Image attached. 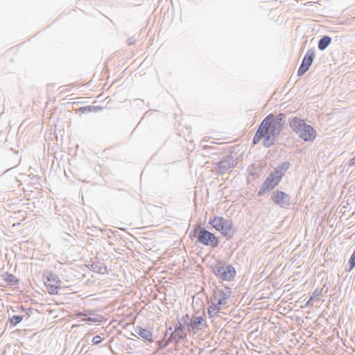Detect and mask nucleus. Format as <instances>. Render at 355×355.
Here are the masks:
<instances>
[{"mask_svg":"<svg viewBox=\"0 0 355 355\" xmlns=\"http://www.w3.org/2000/svg\"><path fill=\"white\" fill-rule=\"evenodd\" d=\"M135 42V38L131 37V38H129V39H128V44H129L130 45L133 44Z\"/></svg>","mask_w":355,"mask_h":355,"instance_id":"29","label":"nucleus"},{"mask_svg":"<svg viewBox=\"0 0 355 355\" xmlns=\"http://www.w3.org/2000/svg\"><path fill=\"white\" fill-rule=\"evenodd\" d=\"M279 180L275 176L274 173H270L265 180L259 191V196H263L269 191L273 189L279 183Z\"/></svg>","mask_w":355,"mask_h":355,"instance_id":"6","label":"nucleus"},{"mask_svg":"<svg viewBox=\"0 0 355 355\" xmlns=\"http://www.w3.org/2000/svg\"><path fill=\"white\" fill-rule=\"evenodd\" d=\"M306 124L303 119L297 117L293 118L290 122L291 128L297 135H300L302 130V127H304V125L305 126Z\"/></svg>","mask_w":355,"mask_h":355,"instance_id":"11","label":"nucleus"},{"mask_svg":"<svg viewBox=\"0 0 355 355\" xmlns=\"http://www.w3.org/2000/svg\"><path fill=\"white\" fill-rule=\"evenodd\" d=\"M220 306L221 305H218V302H212L211 305L209 306L210 309H211L212 310H214V311L216 312H219V311L220 310Z\"/></svg>","mask_w":355,"mask_h":355,"instance_id":"25","label":"nucleus"},{"mask_svg":"<svg viewBox=\"0 0 355 355\" xmlns=\"http://www.w3.org/2000/svg\"><path fill=\"white\" fill-rule=\"evenodd\" d=\"M194 236L197 237L198 241L204 245L215 248L219 244L218 239L213 233L201 228L200 225L195 229Z\"/></svg>","mask_w":355,"mask_h":355,"instance_id":"3","label":"nucleus"},{"mask_svg":"<svg viewBox=\"0 0 355 355\" xmlns=\"http://www.w3.org/2000/svg\"><path fill=\"white\" fill-rule=\"evenodd\" d=\"M275 135H272L271 133L268 132V131L266 130L264 133V141H263V146L266 148L270 147L275 141L274 137Z\"/></svg>","mask_w":355,"mask_h":355,"instance_id":"16","label":"nucleus"},{"mask_svg":"<svg viewBox=\"0 0 355 355\" xmlns=\"http://www.w3.org/2000/svg\"><path fill=\"white\" fill-rule=\"evenodd\" d=\"M312 300V297H310L309 300L307 302L306 304L309 303V302Z\"/></svg>","mask_w":355,"mask_h":355,"instance_id":"33","label":"nucleus"},{"mask_svg":"<svg viewBox=\"0 0 355 355\" xmlns=\"http://www.w3.org/2000/svg\"><path fill=\"white\" fill-rule=\"evenodd\" d=\"M219 168L220 170L224 173L225 171L228 170L230 168V163L227 161H223L219 162Z\"/></svg>","mask_w":355,"mask_h":355,"instance_id":"22","label":"nucleus"},{"mask_svg":"<svg viewBox=\"0 0 355 355\" xmlns=\"http://www.w3.org/2000/svg\"><path fill=\"white\" fill-rule=\"evenodd\" d=\"M14 278H15V277H14V276H13V275H9V277H8V281H9V282H12Z\"/></svg>","mask_w":355,"mask_h":355,"instance_id":"30","label":"nucleus"},{"mask_svg":"<svg viewBox=\"0 0 355 355\" xmlns=\"http://www.w3.org/2000/svg\"><path fill=\"white\" fill-rule=\"evenodd\" d=\"M172 331V327H169L168 329H167L165 335H166L168 333H169V331Z\"/></svg>","mask_w":355,"mask_h":355,"instance_id":"31","label":"nucleus"},{"mask_svg":"<svg viewBox=\"0 0 355 355\" xmlns=\"http://www.w3.org/2000/svg\"><path fill=\"white\" fill-rule=\"evenodd\" d=\"M331 38L329 36H324L322 37L318 42V49L320 51H324L327 49V47L331 43Z\"/></svg>","mask_w":355,"mask_h":355,"instance_id":"15","label":"nucleus"},{"mask_svg":"<svg viewBox=\"0 0 355 355\" xmlns=\"http://www.w3.org/2000/svg\"><path fill=\"white\" fill-rule=\"evenodd\" d=\"M349 166H355V157L352 158L350 160H349Z\"/></svg>","mask_w":355,"mask_h":355,"instance_id":"28","label":"nucleus"},{"mask_svg":"<svg viewBox=\"0 0 355 355\" xmlns=\"http://www.w3.org/2000/svg\"><path fill=\"white\" fill-rule=\"evenodd\" d=\"M79 316H85V318H83V321H86V322H100L101 320L100 318H91V317H86V315H85L84 313H80L78 314Z\"/></svg>","mask_w":355,"mask_h":355,"instance_id":"23","label":"nucleus"},{"mask_svg":"<svg viewBox=\"0 0 355 355\" xmlns=\"http://www.w3.org/2000/svg\"><path fill=\"white\" fill-rule=\"evenodd\" d=\"M231 291L224 292L223 290L216 288L214 291V301L217 302L218 305H225L227 299L230 297Z\"/></svg>","mask_w":355,"mask_h":355,"instance_id":"10","label":"nucleus"},{"mask_svg":"<svg viewBox=\"0 0 355 355\" xmlns=\"http://www.w3.org/2000/svg\"><path fill=\"white\" fill-rule=\"evenodd\" d=\"M80 110H82L83 112H96L100 110H102V107L98 106H94V105H88L85 107H82L80 108Z\"/></svg>","mask_w":355,"mask_h":355,"instance_id":"21","label":"nucleus"},{"mask_svg":"<svg viewBox=\"0 0 355 355\" xmlns=\"http://www.w3.org/2000/svg\"><path fill=\"white\" fill-rule=\"evenodd\" d=\"M209 223L217 231L220 232L227 239L232 238L234 234L233 223L231 220L223 217L214 216L209 220Z\"/></svg>","mask_w":355,"mask_h":355,"instance_id":"2","label":"nucleus"},{"mask_svg":"<svg viewBox=\"0 0 355 355\" xmlns=\"http://www.w3.org/2000/svg\"><path fill=\"white\" fill-rule=\"evenodd\" d=\"M217 313L218 312L214 311V310H212L210 308H209V309H208V314H209V316L210 318H214Z\"/></svg>","mask_w":355,"mask_h":355,"instance_id":"27","label":"nucleus"},{"mask_svg":"<svg viewBox=\"0 0 355 355\" xmlns=\"http://www.w3.org/2000/svg\"><path fill=\"white\" fill-rule=\"evenodd\" d=\"M46 282L51 284L61 285V281L58 276L51 272L47 273Z\"/></svg>","mask_w":355,"mask_h":355,"instance_id":"17","label":"nucleus"},{"mask_svg":"<svg viewBox=\"0 0 355 355\" xmlns=\"http://www.w3.org/2000/svg\"><path fill=\"white\" fill-rule=\"evenodd\" d=\"M23 320V317L21 315H13L9 319L10 324L12 327H15L18 324Z\"/></svg>","mask_w":355,"mask_h":355,"instance_id":"20","label":"nucleus"},{"mask_svg":"<svg viewBox=\"0 0 355 355\" xmlns=\"http://www.w3.org/2000/svg\"><path fill=\"white\" fill-rule=\"evenodd\" d=\"M285 114L280 113L275 117L273 114L268 115L261 122V127L265 128L268 132L278 135L285 123Z\"/></svg>","mask_w":355,"mask_h":355,"instance_id":"1","label":"nucleus"},{"mask_svg":"<svg viewBox=\"0 0 355 355\" xmlns=\"http://www.w3.org/2000/svg\"><path fill=\"white\" fill-rule=\"evenodd\" d=\"M187 336L185 327L179 322L175 326L174 331H172L171 336L166 341L164 347L167 346L170 342L175 341L178 343L180 340Z\"/></svg>","mask_w":355,"mask_h":355,"instance_id":"5","label":"nucleus"},{"mask_svg":"<svg viewBox=\"0 0 355 355\" xmlns=\"http://www.w3.org/2000/svg\"><path fill=\"white\" fill-rule=\"evenodd\" d=\"M172 331V327H169L168 329H167L165 335H166L168 333H169V331Z\"/></svg>","mask_w":355,"mask_h":355,"instance_id":"32","label":"nucleus"},{"mask_svg":"<svg viewBox=\"0 0 355 355\" xmlns=\"http://www.w3.org/2000/svg\"><path fill=\"white\" fill-rule=\"evenodd\" d=\"M135 332L141 336L143 339L146 340L149 342H153L151 331L147 329H144L141 327H137Z\"/></svg>","mask_w":355,"mask_h":355,"instance_id":"14","label":"nucleus"},{"mask_svg":"<svg viewBox=\"0 0 355 355\" xmlns=\"http://www.w3.org/2000/svg\"><path fill=\"white\" fill-rule=\"evenodd\" d=\"M265 131H266L265 128H261V125H260L258 130L257 131L255 135L253 137V144H257V143H259V141H260L261 137H263L264 136Z\"/></svg>","mask_w":355,"mask_h":355,"instance_id":"18","label":"nucleus"},{"mask_svg":"<svg viewBox=\"0 0 355 355\" xmlns=\"http://www.w3.org/2000/svg\"><path fill=\"white\" fill-rule=\"evenodd\" d=\"M349 262L350 265V270H352L355 267V249L349 259Z\"/></svg>","mask_w":355,"mask_h":355,"instance_id":"24","label":"nucleus"},{"mask_svg":"<svg viewBox=\"0 0 355 355\" xmlns=\"http://www.w3.org/2000/svg\"><path fill=\"white\" fill-rule=\"evenodd\" d=\"M271 198L274 203L280 207H286L291 204L289 195L281 191L273 192Z\"/></svg>","mask_w":355,"mask_h":355,"instance_id":"8","label":"nucleus"},{"mask_svg":"<svg viewBox=\"0 0 355 355\" xmlns=\"http://www.w3.org/2000/svg\"><path fill=\"white\" fill-rule=\"evenodd\" d=\"M46 286L48 288L49 293L51 295H55L58 293V289L60 288L61 285L58 284H51L50 283L45 282Z\"/></svg>","mask_w":355,"mask_h":355,"instance_id":"19","label":"nucleus"},{"mask_svg":"<svg viewBox=\"0 0 355 355\" xmlns=\"http://www.w3.org/2000/svg\"><path fill=\"white\" fill-rule=\"evenodd\" d=\"M298 137L304 141L311 142L315 139L316 131L311 125L306 124L302 127V130Z\"/></svg>","mask_w":355,"mask_h":355,"instance_id":"9","label":"nucleus"},{"mask_svg":"<svg viewBox=\"0 0 355 355\" xmlns=\"http://www.w3.org/2000/svg\"><path fill=\"white\" fill-rule=\"evenodd\" d=\"M314 57H315L314 49H309L307 51L306 55H304L302 62L298 69V71H297L298 76H302L309 70L310 66L313 63Z\"/></svg>","mask_w":355,"mask_h":355,"instance_id":"7","label":"nucleus"},{"mask_svg":"<svg viewBox=\"0 0 355 355\" xmlns=\"http://www.w3.org/2000/svg\"><path fill=\"white\" fill-rule=\"evenodd\" d=\"M101 341V337L98 335L94 336L92 338V342L95 345L99 344Z\"/></svg>","mask_w":355,"mask_h":355,"instance_id":"26","label":"nucleus"},{"mask_svg":"<svg viewBox=\"0 0 355 355\" xmlns=\"http://www.w3.org/2000/svg\"><path fill=\"white\" fill-rule=\"evenodd\" d=\"M190 325L193 329H202L207 326V322L202 316L193 317L191 320Z\"/></svg>","mask_w":355,"mask_h":355,"instance_id":"13","label":"nucleus"},{"mask_svg":"<svg viewBox=\"0 0 355 355\" xmlns=\"http://www.w3.org/2000/svg\"><path fill=\"white\" fill-rule=\"evenodd\" d=\"M290 163L288 162H284L277 166L275 170L274 173L275 176L281 181L282 177L284 176V173L286 172V171L290 168Z\"/></svg>","mask_w":355,"mask_h":355,"instance_id":"12","label":"nucleus"},{"mask_svg":"<svg viewBox=\"0 0 355 355\" xmlns=\"http://www.w3.org/2000/svg\"><path fill=\"white\" fill-rule=\"evenodd\" d=\"M213 272L217 277L224 281H232L236 275V270L231 265H218L213 268Z\"/></svg>","mask_w":355,"mask_h":355,"instance_id":"4","label":"nucleus"}]
</instances>
